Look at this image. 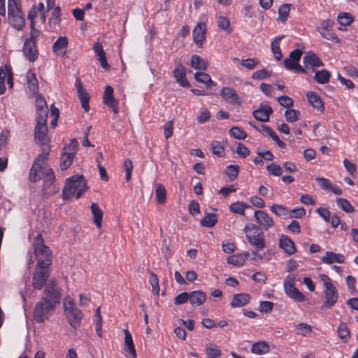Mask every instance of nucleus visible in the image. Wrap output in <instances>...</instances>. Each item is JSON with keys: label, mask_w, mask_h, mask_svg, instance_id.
<instances>
[{"label": "nucleus", "mask_w": 358, "mask_h": 358, "mask_svg": "<svg viewBox=\"0 0 358 358\" xmlns=\"http://www.w3.org/2000/svg\"><path fill=\"white\" fill-rule=\"evenodd\" d=\"M93 215V222L97 228L101 227L103 212L96 203H92L90 206Z\"/></svg>", "instance_id": "nucleus-33"}, {"label": "nucleus", "mask_w": 358, "mask_h": 358, "mask_svg": "<svg viewBox=\"0 0 358 358\" xmlns=\"http://www.w3.org/2000/svg\"><path fill=\"white\" fill-rule=\"evenodd\" d=\"M76 85V88H77L78 96L80 101L81 106L83 108V109L85 110V111L87 112L90 110L89 94L85 90H84L80 80H77Z\"/></svg>", "instance_id": "nucleus-22"}, {"label": "nucleus", "mask_w": 358, "mask_h": 358, "mask_svg": "<svg viewBox=\"0 0 358 358\" xmlns=\"http://www.w3.org/2000/svg\"><path fill=\"white\" fill-rule=\"evenodd\" d=\"M330 77V72L326 69H322L315 71L314 79L317 83L320 84H326L329 83Z\"/></svg>", "instance_id": "nucleus-42"}, {"label": "nucleus", "mask_w": 358, "mask_h": 358, "mask_svg": "<svg viewBox=\"0 0 358 358\" xmlns=\"http://www.w3.org/2000/svg\"><path fill=\"white\" fill-rule=\"evenodd\" d=\"M206 25L204 22H198L193 29V41L199 47L201 48L206 38Z\"/></svg>", "instance_id": "nucleus-15"}, {"label": "nucleus", "mask_w": 358, "mask_h": 358, "mask_svg": "<svg viewBox=\"0 0 358 358\" xmlns=\"http://www.w3.org/2000/svg\"><path fill=\"white\" fill-rule=\"evenodd\" d=\"M103 102L105 105H106L108 108H110L114 114H117L119 113V107H118V101L114 98L113 96V88L107 85L105 87L103 96Z\"/></svg>", "instance_id": "nucleus-10"}, {"label": "nucleus", "mask_w": 358, "mask_h": 358, "mask_svg": "<svg viewBox=\"0 0 358 358\" xmlns=\"http://www.w3.org/2000/svg\"><path fill=\"white\" fill-rule=\"evenodd\" d=\"M149 282L152 285V292L155 295H159V279L157 275L154 272H150V277Z\"/></svg>", "instance_id": "nucleus-57"}, {"label": "nucleus", "mask_w": 358, "mask_h": 358, "mask_svg": "<svg viewBox=\"0 0 358 358\" xmlns=\"http://www.w3.org/2000/svg\"><path fill=\"white\" fill-rule=\"evenodd\" d=\"M76 141L73 140L69 145L64 147L59 164L62 170H66L72 164L76 152Z\"/></svg>", "instance_id": "nucleus-7"}, {"label": "nucleus", "mask_w": 358, "mask_h": 358, "mask_svg": "<svg viewBox=\"0 0 358 358\" xmlns=\"http://www.w3.org/2000/svg\"><path fill=\"white\" fill-rule=\"evenodd\" d=\"M285 292L290 299L296 302H304L306 300V296L295 286L285 289Z\"/></svg>", "instance_id": "nucleus-35"}, {"label": "nucleus", "mask_w": 358, "mask_h": 358, "mask_svg": "<svg viewBox=\"0 0 358 358\" xmlns=\"http://www.w3.org/2000/svg\"><path fill=\"white\" fill-rule=\"evenodd\" d=\"M250 207V206L247 203L243 201H236L231 203L229 208L231 212L241 215H244L245 209Z\"/></svg>", "instance_id": "nucleus-40"}, {"label": "nucleus", "mask_w": 358, "mask_h": 358, "mask_svg": "<svg viewBox=\"0 0 358 358\" xmlns=\"http://www.w3.org/2000/svg\"><path fill=\"white\" fill-rule=\"evenodd\" d=\"M321 261L327 264H331L334 262L344 263L345 257L342 254L335 253L332 251H327L324 255L321 258Z\"/></svg>", "instance_id": "nucleus-24"}, {"label": "nucleus", "mask_w": 358, "mask_h": 358, "mask_svg": "<svg viewBox=\"0 0 358 358\" xmlns=\"http://www.w3.org/2000/svg\"><path fill=\"white\" fill-rule=\"evenodd\" d=\"M306 96L313 107L320 111L324 110L322 99L316 92H309L307 93Z\"/></svg>", "instance_id": "nucleus-32"}, {"label": "nucleus", "mask_w": 358, "mask_h": 358, "mask_svg": "<svg viewBox=\"0 0 358 358\" xmlns=\"http://www.w3.org/2000/svg\"><path fill=\"white\" fill-rule=\"evenodd\" d=\"M239 171V167L237 165H229L226 169V174L229 178L230 180H234L237 176Z\"/></svg>", "instance_id": "nucleus-59"}, {"label": "nucleus", "mask_w": 358, "mask_h": 358, "mask_svg": "<svg viewBox=\"0 0 358 358\" xmlns=\"http://www.w3.org/2000/svg\"><path fill=\"white\" fill-rule=\"evenodd\" d=\"M34 252L37 261L36 267L50 268L52 262V255L50 249L44 245L43 239L41 234H38L34 238Z\"/></svg>", "instance_id": "nucleus-2"}, {"label": "nucleus", "mask_w": 358, "mask_h": 358, "mask_svg": "<svg viewBox=\"0 0 358 358\" xmlns=\"http://www.w3.org/2000/svg\"><path fill=\"white\" fill-rule=\"evenodd\" d=\"M270 210L278 217H286L289 213V208L282 204H273L270 207Z\"/></svg>", "instance_id": "nucleus-44"}, {"label": "nucleus", "mask_w": 358, "mask_h": 358, "mask_svg": "<svg viewBox=\"0 0 358 358\" xmlns=\"http://www.w3.org/2000/svg\"><path fill=\"white\" fill-rule=\"evenodd\" d=\"M36 123L37 124H47V119L48 115V107L43 108L42 109L36 110Z\"/></svg>", "instance_id": "nucleus-52"}, {"label": "nucleus", "mask_w": 358, "mask_h": 358, "mask_svg": "<svg viewBox=\"0 0 358 358\" xmlns=\"http://www.w3.org/2000/svg\"><path fill=\"white\" fill-rule=\"evenodd\" d=\"M211 150L214 155L218 157H222L224 155V146L220 141H213L211 144Z\"/></svg>", "instance_id": "nucleus-54"}, {"label": "nucleus", "mask_w": 358, "mask_h": 358, "mask_svg": "<svg viewBox=\"0 0 358 358\" xmlns=\"http://www.w3.org/2000/svg\"><path fill=\"white\" fill-rule=\"evenodd\" d=\"M217 222V218L215 214L207 213L201 220V225L206 227H213Z\"/></svg>", "instance_id": "nucleus-47"}, {"label": "nucleus", "mask_w": 358, "mask_h": 358, "mask_svg": "<svg viewBox=\"0 0 358 358\" xmlns=\"http://www.w3.org/2000/svg\"><path fill=\"white\" fill-rule=\"evenodd\" d=\"M190 66L199 71H205L208 69V64L201 57L197 55H193L190 59Z\"/></svg>", "instance_id": "nucleus-31"}, {"label": "nucleus", "mask_w": 358, "mask_h": 358, "mask_svg": "<svg viewBox=\"0 0 358 358\" xmlns=\"http://www.w3.org/2000/svg\"><path fill=\"white\" fill-rule=\"evenodd\" d=\"M48 127L47 124H37L34 129V139L37 144L46 145L50 141L48 136Z\"/></svg>", "instance_id": "nucleus-12"}, {"label": "nucleus", "mask_w": 358, "mask_h": 358, "mask_svg": "<svg viewBox=\"0 0 358 358\" xmlns=\"http://www.w3.org/2000/svg\"><path fill=\"white\" fill-rule=\"evenodd\" d=\"M336 202L338 208L342 209L345 213H349L355 211V208L346 199L337 198L336 199Z\"/></svg>", "instance_id": "nucleus-48"}, {"label": "nucleus", "mask_w": 358, "mask_h": 358, "mask_svg": "<svg viewBox=\"0 0 358 358\" xmlns=\"http://www.w3.org/2000/svg\"><path fill=\"white\" fill-rule=\"evenodd\" d=\"M206 352L207 358H217L221 355L219 347L211 344L206 346Z\"/></svg>", "instance_id": "nucleus-51"}, {"label": "nucleus", "mask_w": 358, "mask_h": 358, "mask_svg": "<svg viewBox=\"0 0 358 358\" xmlns=\"http://www.w3.org/2000/svg\"><path fill=\"white\" fill-rule=\"evenodd\" d=\"M63 308L70 326L77 329L81 324L83 317V311L76 306L74 299L70 296L64 297Z\"/></svg>", "instance_id": "nucleus-4"}, {"label": "nucleus", "mask_w": 358, "mask_h": 358, "mask_svg": "<svg viewBox=\"0 0 358 358\" xmlns=\"http://www.w3.org/2000/svg\"><path fill=\"white\" fill-rule=\"evenodd\" d=\"M272 113L271 106L267 103H262L259 108L253 111L252 115L257 120L266 122L269 120V117Z\"/></svg>", "instance_id": "nucleus-13"}, {"label": "nucleus", "mask_w": 358, "mask_h": 358, "mask_svg": "<svg viewBox=\"0 0 358 358\" xmlns=\"http://www.w3.org/2000/svg\"><path fill=\"white\" fill-rule=\"evenodd\" d=\"M45 296L38 301L34 310V318L36 322H43L52 314L55 308L61 300V293L59 289L50 290L45 288Z\"/></svg>", "instance_id": "nucleus-1"}, {"label": "nucleus", "mask_w": 358, "mask_h": 358, "mask_svg": "<svg viewBox=\"0 0 358 358\" xmlns=\"http://www.w3.org/2000/svg\"><path fill=\"white\" fill-rule=\"evenodd\" d=\"M250 301V296L248 294L241 293L234 295L231 301L232 308H238L247 305Z\"/></svg>", "instance_id": "nucleus-28"}, {"label": "nucleus", "mask_w": 358, "mask_h": 358, "mask_svg": "<svg viewBox=\"0 0 358 358\" xmlns=\"http://www.w3.org/2000/svg\"><path fill=\"white\" fill-rule=\"evenodd\" d=\"M194 79L199 83L205 84L208 88L215 85V83L212 80L210 75L202 71L194 73Z\"/></svg>", "instance_id": "nucleus-34"}, {"label": "nucleus", "mask_w": 358, "mask_h": 358, "mask_svg": "<svg viewBox=\"0 0 358 358\" xmlns=\"http://www.w3.org/2000/svg\"><path fill=\"white\" fill-rule=\"evenodd\" d=\"M273 303L268 301H263L260 302L259 310L263 313H269L273 310Z\"/></svg>", "instance_id": "nucleus-64"}, {"label": "nucleus", "mask_w": 358, "mask_h": 358, "mask_svg": "<svg viewBox=\"0 0 358 358\" xmlns=\"http://www.w3.org/2000/svg\"><path fill=\"white\" fill-rule=\"evenodd\" d=\"M227 262L228 264L235 266H241L245 264V260L243 259V256H241L240 254H236L229 256L227 257Z\"/></svg>", "instance_id": "nucleus-53"}, {"label": "nucleus", "mask_w": 358, "mask_h": 358, "mask_svg": "<svg viewBox=\"0 0 358 358\" xmlns=\"http://www.w3.org/2000/svg\"><path fill=\"white\" fill-rule=\"evenodd\" d=\"M50 23L54 24H59L61 22V8L59 6L54 8L51 16L49 18Z\"/></svg>", "instance_id": "nucleus-61"}, {"label": "nucleus", "mask_w": 358, "mask_h": 358, "mask_svg": "<svg viewBox=\"0 0 358 358\" xmlns=\"http://www.w3.org/2000/svg\"><path fill=\"white\" fill-rule=\"evenodd\" d=\"M173 76L176 81L183 87H190V83L187 79L186 69L181 63H179L175 67Z\"/></svg>", "instance_id": "nucleus-16"}, {"label": "nucleus", "mask_w": 358, "mask_h": 358, "mask_svg": "<svg viewBox=\"0 0 358 358\" xmlns=\"http://www.w3.org/2000/svg\"><path fill=\"white\" fill-rule=\"evenodd\" d=\"M87 189L86 181L82 175H77L69 178L63 189L64 199H69L73 195L79 199Z\"/></svg>", "instance_id": "nucleus-3"}, {"label": "nucleus", "mask_w": 358, "mask_h": 358, "mask_svg": "<svg viewBox=\"0 0 358 358\" xmlns=\"http://www.w3.org/2000/svg\"><path fill=\"white\" fill-rule=\"evenodd\" d=\"M26 80L29 90L31 91L33 94L36 93L38 90V82L35 73L32 71L29 70L27 71Z\"/></svg>", "instance_id": "nucleus-37"}, {"label": "nucleus", "mask_w": 358, "mask_h": 358, "mask_svg": "<svg viewBox=\"0 0 358 358\" xmlns=\"http://www.w3.org/2000/svg\"><path fill=\"white\" fill-rule=\"evenodd\" d=\"M266 170L270 175L280 176L282 173V168L275 163H271L266 166Z\"/></svg>", "instance_id": "nucleus-60"}, {"label": "nucleus", "mask_w": 358, "mask_h": 358, "mask_svg": "<svg viewBox=\"0 0 358 358\" xmlns=\"http://www.w3.org/2000/svg\"><path fill=\"white\" fill-rule=\"evenodd\" d=\"M292 4L291 3H284L282 4L278 10V20L281 22H285L287 20L289 17L290 9Z\"/></svg>", "instance_id": "nucleus-41"}, {"label": "nucleus", "mask_w": 358, "mask_h": 358, "mask_svg": "<svg viewBox=\"0 0 358 358\" xmlns=\"http://www.w3.org/2000/svg\"><path fill=\"white\" fill-rule=\"evenodd\" d=\"M43 189L45 194H54L57 192V189L53 187V182L55 181V174L52 169H49L45 173L43 176Z\"/></svg>", "instance_id": "nucleus-19"}, {"label": "nucleus", "mask_w": 358, "mask_h": 358, "mask_svg": "<svg viewBox=\"0 0 358 358\" xmlns=\"http://www.w3.org/2000/svg\"><path fill=\"white\" fill-rule=\"evenodd\" d=\"M50 275V268L36 267L32 278V285L36 289H41Z\"/></svg>", "instance_id": "nucleus-8"}, {"label": "nucleus", "mask_w": 358, "mask_h": 358, "mask_svg": "<svg viewBox=\"0 0 358 358\" xmlns=\"http://www.w3.org/2000/svg\"><path fill=\"white\" fill-rule=\"evenodd\" d=\"M296 329L298 330V334H301L304 336L312 332V327L304 322H301L296 324Z\"/></svg>", "instance_id": "nucleus-58"}, {"label": "nucleus", "mask_w": 358, "mask_h": 358, "mask_svg": "<svg viewBox=\"0 0 358 358\" xmlns=\"http://www.w3.org/2000/svg\"><path fill=\"white\" fill-rule=\"evenodd\" d=\"M216 18L217 26L220 29L224 30L227 33L231 32L232 29L230 27V21L227 17L223 15H217Z\"/></svg>", "instance_id": "nucleus-45"}, {"label": "nucleus", "mask_w": 358, "mask_h": 358, "mask_svg": "<svg viewBox=\"0 0 358 358\" xmlns=\"http://www.w3.org/2000/svg\"><path fill=\"white\" fill-rule=\"evenodd\" d=\"M321 280L324 286L323 291L324 294V301L321 306L323 310L331 309L338 302V292L332 280L327 275H322Z\"/></svg>", "instance_id": "nucleus-5"}, {"label": "nucleus", "mask_w": 358, "mask_h": 358, "mask_svg": "<svg viewBox=\"0 0 358 358\" xmlns=\"http://www.w3.org/2000/svg\"><path fill=\"white\" fill-rule=\"evenodd\" d=\"M283 36H278L275 38V40L271 43V48L273 52V55L275 59L278 61H280L282 57V55L281 52V50L280 48V43Z\"/></svg>", "instance_id": "nucleus-43"}, {"label": "nucleus", "mask_w": 358, "mask_h": 358, "mask_svg": "<svg viewBox=\"0 0 358 358\" xmlns=\"http://www.w3.org/2000/svg\"><path fill=\"white\" fill-rule=\"evenodd\" d=\"M279 245L289 255H294L296 252L294 241L287 236L282 235L280 236Z\"/></svg>", "instance_id": "nucleus-23"}, {"label": "nucleus", "mask_w": 358, "mask_h": 358, "mask_svg": "<svg viewBox=\"0 0 358 358\" xmlns=\"http://www.w3.org/2000/svg\"><path fill=\"white\" fill-rule=\"evenodd\" d=\"M6 80L9 88L12 89L13 87V77L10 65H5L0 68V81L6 82Z\"/></svg>", "instance_id": "nucleus-27"}, {"label": "nucleus", "mask_w": 358, "mask_h": 358, "mask_svg": "<svg viewBox=\"0 0 358 358\" xmlns=\"http://www.w3.org/2000/svg\"><path fill=\"white\" fill-rule=\"evenodd\" d=\"M8 22L15 29L22 30L25 26V17L22 10L8 13Z\"/></svg>", "instance_id": "nucleus-17"}, {"label": "nucleus", "mask_w": 358, "mask_h": 358, "mask_svg": "<svg viewBox=\"0 0 358 358\" xmlns=\"http://www.w3.org/2000/svg\"><path fill=\"white\" fill-rule=\"evenodd\" d=\"M206 299V295L200 290L193 291L189 293V301L192 306H199L204 303Z\"/></svg>", "instance_id": "nucleus-30"}, {"label": "nucleus", "mask_w": 358, "mask_h": 358, "mask_svg": "<svg viewBox=\"0 0 358 358\" xmlns=\"http://www.w3.org/2000/svg\"><path fill=\"white\" fill-rule=\"evenodd\" d=\"M68 39L66 36H59L54 43L52 49L57 55L64 56L66 53Z\"/></svg>", "instance_id": "nucleus-26"}, {"label": "nucleus", "mask_w": 358, "mask_h": 358, "mask_svg": "<svg viewBox=\"0 0 358 358\" xmlns=\"http://www.w3.org/2000/svg\"><path fill=\"white\" fill-rule=\"evenodd\" d=\"M229 133L233 138L238 140H244L248 136L247 133L241 127L237 126L232 127Z\"/></svg>", "instance_id": "nucleus-49"}, {"label": "nucleus", "mask_w": 358, "mask_h": 358, "mask_svg": "<svg viewBox=\"0 0 358 358\" xmlns=\"http://www.w3.org/2000/svg\"><path fill=\"white\" fill-rule=\"evenodd\" d=\"M44 175V171L42 164L34 163L29 171V180L31 182H36L40 180Z\"/></svg>", "instance_id": "nucleus-29"}, {"label": "nucleus", "mask_w": 358, "mask_h": 358, "mask_svg": "<svg viewBox=\"0 0 358 358\" xmlns=\"http://www.w3.org/2000/svg\"><path fill=\"white\" fill-rule=\"evenodd\" d=\"M270 351V347L266 341L255 343L251 347V352L256 355H264Z\"/></svg>", "instance_id": "nucleus-38"}, {"label": "nucleus", "mask_w": 358, "mask_h": 358, "mask_svg": "<svg viewBox=\"0 0 358 358\" xmlns=\"http://www.w3.org/2000/svg\"><path fill=\"white\" fill-rule=\"evenodd\" d=\"M220 95L227 102L240 106L241 100L235 90L229 87H223L220 91Z\"/></svg>", "instance_id": "nucleus-20"}, {"label": "nucleus", "mask_w": 358, "mask_h": 358, "mask_svg": "<svg viewBox=\"0 0 358 358\" xmlns=\"http://www.w3.org/2000/svg\"><path fill=\"white\" fill-rule=\"evenodd\" d=\"M124 350L127 355H130L132 358L136 357V352L133 341L131 334L128 329L124 330Z\"/></svg>", "instance_id": "nucleus-25"}, {"label": "nucleus", "mask_w": 358, "mask_h": 358, "mask_svg": "<svg viewBox=\"0 0 358 358\" xmlns=\"http://www.w3.org/2000/svg\"><path fill=\"white\" fill-rule=\"evenodd\" d=\"M43 9V3L39 2L38 4L32 6L29 10L27 18L31 22V37H36L39 31L35 29V19L39 15V11Z\"/></svg>", "instance_id": "nucleus-14"}, {"label": "nucleus", "mask_w": 358, "mask_h": 358, "mask_svg": "<svg viewBox=\"0 0 358 358\" xmlns=\"http://www.w3.org/2000/svg\"><path fill=\"white\" fill-rule=\"evenodd\" d=\"M20 10V0H8V13Z\"/></svg>", "instance_id": "nucleus-63"}, {"label": "nucleus", "mask_w": 358, "mask_h": 358, "mask_svg": "<svg viewBox=\"0 0 358 358\" xmlns=\"http://www.w3.org/2000/svg\"><path fill=\"white\" fill-rule=\"evenodd\" d=\"M254 217L260 226L265 230H267L274 225V222L272 217L265 211L256 210L254 213Z\"/></svg>", "instance_id": "nucleus-18"}, {"label": "nucleus", "mask_w": 358, "mask_h": 358, "mask_svg": "<svg viewBox=\"0 0 358 358\" xmlns=\"http://www.w3.org/2000/svg\"><path fill=\"white\" fill-rule=\"evenodd\" d=\"M303 62L306 68H317L324 65L322 59L311 51L303 57Z\"/></svg>", "instance_id": "nucleus-21"}, {"label": "nucleus", "mask_w": 358, "mask_h": 358, "mask_svg": "<svg viewBox=\"0 0 358 358\" xmlns=\"http://www.w3.org/2000/svg\"><path fill=\"white\" fill-rule=\"evenodd\" d=\"M285 292L290 299L296 302H304L306 300V296L295 286L285 289Z\"/></svg>", "instance_id": "nucleus-36"}, {"label": "nucleus", "mask_w": 358, "mask_h": 358, "mask_svg": "<svg viewBox=\"0 0 358 358\" xmlns=\"http://www.w3.org/2000/svg\"><path fill=\"white\" fill-rule=\"evenodd\" d=\"M156 199L158 203L162 204L166 202V190L164 186L158 183L156 186L155 189Z\"/></svg>", "instance_id": "nucleus-46"}, {"label": "nucleus", "mask_w": 358, "mask_h": 358, "mask_svg": "<svg viewBox=\"0 0 358 358\" xmlns=\"http://www.w3.org/2000/svg\"><path fill=\"white\" fill-rule=\"evenodd\" d=\"M271 75V73L270 72H268L265 69H262L261 70H258V71L253 72V73L252 74V78L253 80H263V79L270 77Z\"/></svg>", "instance_id": "nucleus-62"}, {"label": "nucleus", "mask_w": 358, "mask_h": 358, "mask_svg": "<svg viewBox=\"0 0 358 358\" xmlns=\"http://www.w3.org/2000/svg\"><path fill=\"white\" fill-rule=\"evenodd\" d=\"M243 231L249 243L257 251H260L265 248V235L261 231L259 227L254 224H246Z\"/></svg>", "instance_id": "nucleus-6"}, {"label": "nucleus", "mask_w": 358, "mask_h": 358, "mask_svg": "<svg viewBox=\"0 0 358 358\" xmlns=\"http://www.w3.org/2000/svg\"><path fill=\"white\" fill-rule=\"evenodd\" d=\"M337 20L342 25L349 26L352 22L353 18L348 13H341L338 15Z\"/></svg>", "instance_id": "nucleus-55"}, {"label": "nucleus", "mask_w": 358, "mask_h": 358, "mask_svg": "<svg viewBox=\"0 0 358 358\" xmlns=\"http://www.w3.org/2000/svg\"><path fill=\"white\" fill-rule=\"evenodd\" d=\"M34 38V37H31V34H30V38L25 41L23 46V54L24 57L27 60L31 62H34L38 57V50Z\"/></svg>", "instance_id": "nucleus-11"}, {"label": "nucleus", "mask_w": 358, "mask_h": 358, "mask_svg": "<svg viewBox=\"0 0 358 358\" xmlns=\"http://www.w3.org/2000/svg\"><path fill=\"white\" fill-rule=\"evenodd\" d=\"M284 66L286 69L293 71L298 73H306V71L299 63L285 58L283 61Z\"/></svg>", "instance_id": "nucleus-39"}, {"label": "nucleus", "mask_w": 358, "mask_h": 358, "mask_svg": "<svg viewBox=\"0 0 358 358\" xmlns=\"http://www.w3.org/2000/svg\"><path fill=\"white\" fill-rule=\"evenodd\" d=\"M300 115V111L294 109H287L285 112V119L289 122H296L299 119Z\"/></svg>", "instance_id": "nucleus-50"}, {"label": "nucleus", "mask_w": 358, "mask_h": 358, "mask_svg": "<svg viewBox=\"0 0 358 358\" xmlns=\"http://www.w3.org/2000/svg\"><path fill=\"white\" fill-rule=\"evenodd\" d=\"M259 63V60L257 58H248L245 59H242L241 66L245 67L248 70L254 69Z\"/></svg>", "instance_id": "nucleus-56"}, {"label": "nucleus", "mask_w": 358, "mask_h": 358, "mask_svg": "<svg viewBox=\"0 0 358 358\" xmlns=\"http://www.w3.org/2000/svg\"><path fill=\"white\" fill-rule=\"evenodd\" d=\"M334 22L331 20H325L321 22V27L319 32L321 36L327 40L331 41L334 43H339L340 40L336 33L333 31L332 27Z\"/></svg>", "instance_id": "nucleus-9"}]
</instances>
